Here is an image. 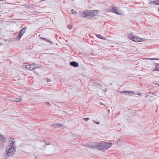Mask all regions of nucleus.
I'll return each mask as SVG.
<instances>
[{
    "mask_svg": "<svg viewBox=\"0 0 159 159\" xmlns=\"http://www.w3.org/2000/svg\"><path fill=\"white\" fill-rule=\"evenodd\" d=\"M83 119L85 121H87L89 119L88 117H87L86 118H83Z\"/></svg>",
    "mask_w": 159,
    "mask_h": 159,
    "instance_id": "nucleus-23",
    "label": "nucleus"
},
{
    "mask_svg": "<svg viewBox=\"0 0 159 159\" xmlns=\"http://www.w3.org/2000/svg\"><path fill=\"white\" fill-rule=\"evenodd\" d=\"M115 143L117 144L118 146L120 145L121 144V142L120 139L116 140L115 141Z\"/></svg>",
    "mask_w": 159,
    "mask_h": 159,
    "instance_id": "nucleus-14",
    "label": "nucleus"
},
{
    "mask_svg": "<svg viewBox=\"0 0 159 159\" xmlns=\"http://www.w3.org/2000/svg\"><path fill=\"white\" fill-rule=\"evenodd\" d=\"M90 11H86L82 13V16L84 17L90 16Z\"/></svg>",
    "mask_w": 159,
    "mask_h": 159,
    "instance_id": "nucleus-9",
    "label": "nucleus"
},
{
    "mask_svg": "<svg viewBox=\"0 0 159 159\" xmlns=\"http://www.w3.org/2000/svg\"><path fill=\"white\" fill-rule=\"evenodd\" d=\"M93 121L94 123H95L96 124H99V122H97L94 120H93Z\"/></svg>",
    "mask_w": 159,
    "mask_h": 159,
    "instance_id": "nucleus-25",
    "label": "nucleus"
},
{
    "mask_svg": "<svg viewBox=\"0 0 159 159\" xmlns=\"http://www.w3.org/2000/svg\"><path fill=\"white\" fill-rule=\"evenodd\" d=\"M158 11H159V8L158 9Z\"/></svg>",
    "mask_w": 159,
    "mask_h": 159,
    "instance_id": "nucleus-32",
    "label": "nucleus"
},
{
    "mask_svg": "<svg viewBox=\"0 0 159 159\" xmlns=\"http://www.w3.org/2000/svg\"><path fill=\"white\" fill-rule=\"evenodd\" d=\"M151 94L153 95H155V93H152Z\"/></svg>",
    "mask_w": 159,
    "mask_h": 159,
    "instance_id": "nucleus-30",
    "label": "nucleus"
},
{
    "mask_svg": "<svg viewBox=\"0 0 159 159\" xmlns=\"http://www.w3.org/2000/svg\"><path fill=\"white\" fill-rule=\"evenodd\" d=\"M90 16L92 17H94L96 16L97 14V11H90Z\"/></svg>",
    "mask_w": 159,
    "mask_h": 159,
    "instance_id": "nucleus-11",
    "label": "nucleus"
},
{
    "mask_svg": "<svg viewBox=\"0 0 159 159\" xmlns=\"http://www.w3.org/2000/svg\"><path fill=\"white\" fill-rule=\"evenodd\" d=\"M34 67L33 64H31L29 65H26L25 66V68L26 69H29V70H32L34 69Z\"/></svg>",
    "mask_w": 159,
    "mask_h": 159,
    "instance_id": "nucleus-8",
    "label": "nucleus"
},
{
    "mask_svg": "<svg viewBox=\"0 0 159 159\" xmlns=\"http://www.w3.org/2000/svg\"><path fill=\"white\" fill-rule=\"evenodd\" d=\"M137 94L139 95H142V93H138Z\"/></svg>",
    "mask_w": 159,
    "mask_h": 159,
    "instance_id": "nucleus-29",
    "label": "nucleus"
},
{
    "mask_svg": "<svg viewBox=\"0 0 159 159\" xmlns=\"http://www.w3.org/2000/svg\"><path fill=\"white\" fill-rule=\"evenodd\" d=\"M70 64L72 66L74 67H77L79 65L77 62H75V61H73L71 62L70 63Z\"/></svg>",
    "mask_w": 159,
    "mask_h": 159,
    "instance_id": "nucleus-10",
    "label": "nucleus"
},
{
    "mask_svg": "<svg viewBox=\"0 0 159 159\" xmlns=\"http://www.w3.org/2000/svg\"><path fill=\"white\" fill-rule=\"evenodd\" d=\"M110 11L111 12L115 13L119 15H121L123 14V12L122 11L116 7H111Z\"/></svg>",
    "mask_w": 159,
    "mask_h": 159,
    "instance_id": "nucleus-3",
    "label": "nucleus"
},
{
    "mask_svg": "<svg viewBox=\"0 0 159 159\" xmlns=\"http://www.w3.org/2000/svg\"><path fill=\"white\" fill-rule=\"evenodd\" d=\"M9 143L10 146H11V147H15L14 146V144L15 143V141L13 138H9Z\"/></svg>",
    "mask_w": 159,
    "mask_h": 159,
    "instance_id": "nucleus-7",
    "label": "nucleus"
},
{
    "mask_svg": "<svg viewBox=\"0 0 159 159\" xmlns=\"http://www.w3.org/2000/svg\"><path fill=\"white\" fill-rule=\"evenodd\" d=\"M46 104L48 105H50V103L49 102H46Z\"/></svg>",
    "mask_w": 159,
    "mask_h": 159,
    "instance_id": "nucleus-27",
    "label": "nucleus"
},
{
    "mask_svg": "<svg viewBox=\"0 0 159 159\" xmlns=\"http://www.w3.org/2000/svg\"><path fill=\"white\" fill-rule=\"evenodd\" d=\"M71 13L72 14L74 15H75L77 14L76 11H74L73 9L71 10Z\"/></svg>",
    "mask_w": 159,
    "mask_h": 159,
    "instance_id": "nucleus-20",
    "label": "nucleus"
},
{
    "mask_svg": "<svg viewBox=\"0 0 159 159\" xmlns=\"http://www.w3.org/2000/svg\"><path fill=\"white\" fill-rule=\"evenodd\" d=\"M150 3L155 4L156 5H159V0L151 2H150Z\"/></svg>",
    "mask_w": 159,
    "mask_h": 159,
    "instance_id": "nucleus-15",
    "label": "nucleus"
},
{
    "mask_svg": "<svg viewBox=\"0 0 159 159\" xmlns=\"http://www.w3.org/2000/svg\"><path fill=\"white\" fill-rule=\"evenodd\" d=\"M21 98L20 97H19L18 98H16V99L14 100V101L17 102H19L21 100Z\"/></svg>",
    "mask_w": 159,
    "mask_h": 159,
    "instance_id": "nucleus-21",
    "label": "nucleus"
},
{
    "mask_svg": "<svg viewBox=\"0 0 159 159\" xmlns=\"http://www.w3.org/2000/svg\"><path fill=\"white\" fill-rule=\"evenodd\" d=\"M41 39H44V40H45V41H47L48 42V43H51L52 44V42H51L50 40L47 39L46 38H41Z\"/></svg>",
    "mask_w": 159,
    "mask_h": 159,
    "instance_id": "nucleus-19",
    "label": "nucleus"
},
{
    "mask_svg": "<svg viewBox=\"0 0 159 159\" xmlns=\"http://www.w3.org/2000/svg\"><path fill=\"white\" fill-rule=\"evenodd\" d=\"M16 152V147H11L6 152L7 155L8 157H12Z\"/></svg>",
    "mask_w": 159,
    "mask_h": 159,
    "instance_id": "nucleus-2",
    "label": "nucleus"
},
{
    "mask_svg": "<svg viewBox=\"0 0 159 159\" xmlns=\"http://www.w3.org/2000/svg\"><path fill=\"white\" fill-rule=\"evenodd\" d=\"M112 144L111 143H107L104 141H102L99 143H98L96 145V147L100 150L107 149L108 148L111 146Z\"/></svg>",
    "mask_w": 159,
    "mask_h": 159,
    "instance_id": "nucleus-1",
    "label": "nucleus"
},
{
    "mask_svg": "<svg viewBox=\"0 0 159 159\" xmlns=\"http://www.w3.org/2000/svg\"><path fill=\"white\" fill-rule=\"evenodd\" d=\"M154 71H159V64H157L156 66L155 69Z\"/></svg>",
    "mask_w": 159,
    "mask_h": 159,
    "instance_id": "nucleus-17",
    "label": "nucleus"
},
{
    "mask_svg": "<svg viewBox=\"0 0 159 159\" xmlns=\"http://www.w3.org/2000/svg\"><path fill=\"white\" fill-rule=\"evenodd\" d=\"M148 59L151 60H159L158 59H157V58H148Z\"/></svg>",
    "mask_w": 159,
    "mask_h": 159,
    "instance_id": "nucleus-24",
    "label": "nucleus"
},
{
    "mask_svg": "<svg viewBox=\"0 0 159 159\" xmlns=\"http://www.w3.org/2000/svg\"><path fill=\"white\" fill-rule=\"evenodd\" d=\"M67 28L70 30H71L72 28V26L70 25H67Z\"/></svg>",
    "mask_w": 159,
    "mask_h": 159,
    "instance_id": "nucleus-22",
    "label": "nucleus"
},
{
    "mask_svg": "<svg viewBox=\"0 0 159 159\" xmlns=\"http://www.w3.org/2000/svg\"><path fill=\"white\" fill-rule=\"evenodd\" d=\"M0 138L1 139L3 143L6 142V139L5 136L0 134Z\"/></svg>",
    "mask_w": 159,
    "mask_h": 159,
    "instance_id": "nucleus-12",
    "label": "nucleus"
},
{
    "mask_svg": "<svg viewBox=\"0 0 159 159\" xmlns=\"http://www.w3.org/2000/svg\"><path fill=\"white\" fill-rule=\"evenodd\" d=\"M47 82H50L51 81L50 79H48V80H47Z\"/></svg>",
    "mask_w": 159,
    "mask_h": 159,
    "instance_id": "nucleus-28",
    "label": "nucleus"
},
{
    "mask_svg": "<svg viewBox=\"0 0 159 159\" xmlns=\"http://www.w3.org/2000/svg\"><path fill=\"white\" fill-rule=\"evenodd\" d=\"M26 28L25 27L20 31L19 34L17 36L18 39H20L23 35L26 32Z\"/></svg>",
    "mask_w": 159,
    "mask_h": 159,
    "instance_id": "nucleus-4",
    "label": "nucleus"
},
{
    "mask_svg": "<svg viewBox=\"0 0 159 159\" xmlns=\"http://www.w3.org/2000/svg\"><path fill=\"white\" fill-rule=\"evenodd\" d=\"M33 64L34 65V69L35 68H39L40 67H41V66H40V65L38 64Z\"/></svg>",
    "mask_w": 159,
    "mask_h": 159,
    "instance_id": "nucleus-16",
    "label": "nucleus"
},
{
    "mask_svg": "<svg viewBox=\"0 0 159 159\" xmlns=\"http://www.w3.org/2000/svg\"><path fill=\"white\" fill-rule=\"evenodd\" d=\"M120 93H125V94L129 96H131L134 94L135 95L134 92L131 91H120Z\"/></svg>",
    "mask_w": 159,
    "mask_h": 159,
    "instance_id": "nucleus-6",
    "label": "nucleus"
},
{
    "mask_svg": "<svg viewBox=\"0 0 159 159\" xmlns=\"http://www.w3.org/2000/svg\"><path fill=\"white\" fill-rule=\"evenodd\" d=\"M110 84L111 85V83H110Z\"/></svg>",
    "mask_w": 159,
    "mask_h": 159,
    "instance_id": "nucleus-31",
    "label": "nucleus"
},
{
    "mask_svg": "<svg viewBox=\"0 0 159 159\" xmlns=\"http://www.w3.org/2000/svg\"><path fill=\"white\" fill-rule=\"evenodd\" d=\"M96 36L97 37L99 38H100V39H105L104 38V37L101 35H99V34H97L96 35Z\"/></svg>",
    "mask_w": 159,
    "mask_h": 159,
    "instance_id": "nucleus-18",
    "label": "nucleus"
},
{
    "mask_svg": "<svg viewBox=\"0 0 159 159\" xmlns=\"http://www.w3.org/2000/svg\"><path fill=\"white\" fill-rule=\"evenodd\" d=\"M53 125L54 126L57 128L60 127L61 126V125L58 123H54L53 124Z\"/></svg>",
    "mask_w": 159,
    "mask_h": 159,
    "instance_id": "nucleus-13",
    "label": "nucleus"
},
{
    "mask_svg": "<svg viewBox=\"0 0 159 159\" xmlns=\"http://www.w3.org/2000/svg\"><path fill=\"white\" fill-rule=\"evenodd\" d=\"M50 144L49 143V142H46L45 143V144L46 145H50Z\"/></svg>",
    "mask_w": 159,
    "mask_h": 159,
    "instance_id": "nucleus-26",
    "label": "nucleus"
},
{
    "mask_svg": "<svg viewBox=\"0 0 159 159\" xmlns=\"http://www.w3.org/2000/svg\"><path fill=\"white\" fill-rule=\"evenodd\" d=\"M1 0H0V1H1Z\"/></svg>",
    "mask_w": 159,
    "mask_h": 159,
    "instance_id": "nucleus-33",
    "label": "nucleus"
},
{
    "mask_svg": "<svg viewBox=\"0 0 159 159\" xmlns=\"http://www.w3.org/2000/svg\"><path fill=\"white\" fill-rule=\"evenodd\" d=\"M132 40L135 42H142L145 39L144 38H139L137 36H133L132 38Z\"/></svg>",
    "mask_w": 159,
    "mask_h": 159,
    "instance_id": "nucleus-5",
    "label": "nucleus"
}]
</instances>
